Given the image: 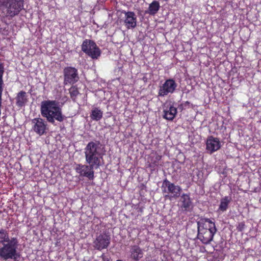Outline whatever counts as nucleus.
I'll use <instances>...</instances> for the list:
<instances>
[{"label": "nucleus", "instance_id": "20e7f679", "mask_svg": "<svg viewBox=\"0 0 261 261\" xmlns=\"http://www.w3.org/2000/svg\"><path fill=\"white\" fill-rule=\"evenodd\" d=\"M18 242L16 238H12L6 244H4L0 248V257L6 260L9 259H15L16 258L17 249Z\"/></svg>", "mask_w": 261, "mask_h": 261}, {"label": "nucleus", "instance_id": "a211bd4d", "mask_svg": "<svg viewBox=\"0 0 261 261\" xmlns=\"http://www.w3.org/2000/svg\"><path fill=\"white\" fill-rule=\"evenodd\" d=\"M10 240L7 231L4 229H0V243L4 245L8 243Z\"/></svg>", "mask_w": 261, "mask_h": 261}, {"label": "nucleus", "instance_id": "7ed1b4c3", "mask_svg": "<svg viewBox=\"0 0 261 261\" xmlns=\"http://www.w3.org/2000/svg\"><path fill=\"white\" fill-rule=\"evenodd\" d=\"M197 225L199 239L203 244L210 243L217 231L215 224L209 219H204L198 221Z\"/></svg>", "mask_w": 261, "mask_h": 261}, {"label": "nucleus", "instance_id": "4be33fe9", "mask_svg": "<svg viewBox=\"0 0 261 261\" xmlns=\"http://www.w3.org/2000/svg\"><path fill=\"white\" fill-rule=\"evenodd\" d=\"M69 93L71 98L74 100L79 92L77 89L75 87H72L69 89Z\"/></svg>", "mask_w": 261, "mask_h": 261}, {"label": "nucleus", "instance_id": "1a4fd4ad", "mask_svg": "<svg viewBox=\"0 0 261 261\" xmlns=\"http://www.w3.org/2000/svg\"><path fill=\"white\" fill-rule=\"evenodd\" d=\"M32 129L38 135L44 134L47 130L46 122L41 118H34L32 120Z\"/></svg>", "mask_w": 261, "mask_h": 261}, {"label": "nucleus", "instance_id": "39448f33", "mask_svg": "<svg viewBox=\"0 0 261 261\" xmlns=\"http://www.w3.org/2000/svg\"><path fill=\"white\" fill-rule=\"evenodd\" d=\"M82 49L93 59H97L101 54L100 50L96 44L90 40L84 41L82 45Z\"/></svg>", "mask_w": 261, "mask_h": 261}, {"label": "nucleus", "instance_id": "ddd939ff", "mask_svg": "<svg viewBox=\"0 0 261 261\" xmlns=\"http://www.w3.org/2000/svg\"><path fill=\"white\" fill-rule=\"evenodd\" d=\"M220 142L218 138L213 137H209L206 141V149L212 153L218 150L220 148Z\"/></svg>", "mask_w": 261, "mask_h": 261}, {"label": "nucleus", "instance_id": "f03ea898", "mask_svg": "<svg viewBox=\"0 0 261 261\" xmlns=\"http://www.w3.org/2000/svg\"><path fill=\"white\" fill-rule=\"evenodd\" d=\"M41 114L50 123H54L55 120L63 121L65 117L62 114L59 103L55 100H44L41 103Z\"/></svg>", "mask_w": 261, "mask_h": 261}, {"label": "nucleus", "instance_id": "aec40b11", "mask_svg": "<svg viewBox=\"0 0 261 261\" xmlns=\"http://www.w3.org/2000/svg\"><path fill=\"white\" fill-rule=\"evenodd\" d=\"M231 198L225 196L222 198L221 200V202L219 205V210L224 212L225 211L228 207V203L230 202Z\"/></svg>", "mask_w": 261, "mask_h": 261}, {"label": "nucleus", "instance_id": "0eeeda50", "mask_svg": "<svg viewBox=\"0 0 261 261\" xmlns=\"http://www.w3.org/2000/svg\"><path fill=\"white\" fill-rule=\"evenodd\" d=\"M177 87V84L172 79L167 80L165 83L160 87L159 96H165L169 93H173Z\"/></svg>", "mask_w": 261, "mask_h": 261}, {"label": "nucleus", "instance_id": "423d86ee", "mask_svg": "<svg viewBox=\"0 0 261 261\" xmlns=\"http://www.w3.org/2000/svg\"><path fill=\"white\" fill-rule=\"evenodd\" d=\"M23 0H1V3L7 7V13L11 16L17 15L23 8Z\"/></svg>", "mask_w": 261, "mask_h": 261}, {"label": "nucleus", "instance_id": "4468645a", "mask_svg": "<svg viewBox=\"0 0 261 261\" xmlns=\"http://www.w3.org/2000/svg\"><path fill=\"white\" fill-rule=\"evenodd\" d=\"M164 112V118L169 120H172L177 113V110L176 108L170 106L169 110H165Z\"/></svg>", "mask_w": 261, "mask_h": 261}, {"label": "nucleus", "instance_id": "9b49d317", "mask_svg": "<svg viewBox=\"0 0 261 261\" xmlns=\"http://www.w3.org/2000/svg\"><path fill=\"white\" fill-rule=\"evenodd\" d=\"M110 238L109 236L103 234L98 236L94 242V246L98 250L107 248L110 244Z\"/></svg>", "mask_w": 261, "mask_h": 261}, {"label": "nucleus", "instance_id": "412c9836", "mask_svg": "<svg viewBox=\"0 0 261 261\" xmlns=\"http://www.w3.org/2000/svg\"><path fill=\"white\" fill-rule=\"evenodd\" d=\"M181 202H182V207L185 208L186 210L189 208L191 201L190 198V197L188 195L184 194L181 196Z\"/></svg>", "mask_w": 261, "mask_h": 261}, {"label": "nucleus", "instance_id": "f257e3e1", "mask_svg": "<svg viewBox=\"0 0 261 261\" xmlns=\"http://www.w3.org/2000/svg\"><path fill=\"white\" fill-rule=\"evenodd\" d=\"M98 142H90L85 148L86 162L88 165L77 164L75 170L80 176L86 177L91 180L94 178V169L99 168L102 159Z\"/></svg>", "mask_w": 261, "mask_h": 261}, {"label": "nucleus", "instance_id": "5701e85b", "mask_svg": "<svg viewBox=\"0 0 261 261\" xmlns=\"http://www.w3.org/2000/svg\"><path fill=\"white\" fill-rule=\"evenodd\" d=\"M244 226V224L243 223H241L239 224V227L241 228V230H242V228H243Z\"/></svg>", "mask_w": 261, "mask_h": 261}, {"label": "nucleus", "instance_id": "9d476101", "mask_svg": "<svg viewBox=\"0 0 261 261\" xmlns=\"http://www.w3.org/2000/svg\"><path fill=\"white\" fill-rule=\"evenodd\" d=\"M64 83L74 84L79 80L77 70L73 67H67L64 69Z\"/></svg>", "mask_w": 261, "mask_h": 261}, {"label": "nucleus", "instance_id": "f3484780", "mask_svg": "<svg viewBox=\"0 0 261 261\" xmlns=\"http://www.w3.org/2000/svg\"><path fill=\"white\" fill-rule=\"evenodd\" d=\"M103 113L97 108H94L91 112V118L95 121L99 120L102 117Z\"/></svg>", "mask_w": 261, "mask_h": 261}, {"label": "nucleus", "instance_id": "f8f14e48", "mask_svg": "<svg viewBox=\"0 0 261 261\" xmlns=\"http://www.w3.org/2000/svg\"><path fill=\"white\" fill-rule=\"evenodd\" d=\"M124 24L127 29L135 28L137 25V18L133 12H124Z\"/></svg>", "mask_w": 261, "mask_h": 261}, {"label": "nucleus", "instance_id": "2eb2a0df", "mask_svg": "<svg viewBox=\"0 0 261 261\" xmlns=\"http://www.w3.org/2000/svg\"><path fill=\"white\" fill-rule=\"evenodd\" d=\"M143 251L139 247L134 246L132 248L131 256L133 259L139 260L143 257Z\"/></svg>", "mask_w": 261, "mask_h": 261}, {"label": "nucleus", "instance_id": "dca6fc26", "mask_svg": "<svg viewBox=\"0 0 261 261\" xmlns=\"http://www.w3.org/2000/svg\"><path fill=\"white\" fill-rule=\"evenodd\" d=\"M160 8V4L158 1H153L150 5L148 10V13L150 15H154L157 13Z\"/></svg>", "mask_w": 261, "mask_h": 261}, {"label": "nucleus", "instance_id": "6ab92c4d", "mask_svg": "<svg viewBox=\"0 0 261 261\" xmlns=\"http://www.w3.org/2000/svg\"><path fill=\"white\" fill-rule=\"evenodd\" d=\"M26 93L24 91H20L18 93L16 97V103L18 106H22L26 102Z\"/></svg>", "mask_w": 261, "mask_h": 261}, {"label": "nucleus", "instance_id": "6e6552de", "mask_svg": "<svg viewBox=\"0 0 261 261\" xmlns=\"http://www.w3.org/2000/svg\"><path fill=\"white\" fill-rule=\"evenodd\" d=\"M163 187L167 188L168 193L171 194L170 196H168L170 200L172 198L176 199L180 196L181 189L179 186H176L166 179L164 181ZM165 192H167V191L165 190ZM167 196L166 195V197Z\"/></svg>", "mask_w": 261, "mask_h": 261}]
</instances>
